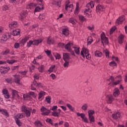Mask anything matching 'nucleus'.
Instances as JSON below:
<instances>
[{
  "label": "nucleus",
  "mask_w": 127,
  "mask_h": 127,
  "mask_svg": "<svg viewBox=\"0 0 127 127\" xmlns=\"http://www.w3.org/2000/svg\"><path fill=\"white\" fill-rule=\"evenodd\" d=\"M116 81H115V78L113 76H110L109 79L111 80V82H110L108 85L109 86H111V87H114L115 86H117V85H119L121 82H122V76L119 75L115 77Z\"/></svg>",
  "instance_id": "nucleus-1"
},
{
  "label": "nucleus",
  "mask_w": 127,
  "mask_h": 127,
  "mask_svg": "<svg viewBox=\"0 0 127 127\" xmlns=\"http://www.w3.org/2000/svg\"><path fill=\"white\" fill-rule=\"evenodd\" d=\"M80 55L83 58L86 57L87 60H91V55L89 53V50L86 48H82V50L80 52Z\"/></svg>",
  "instance_id": "nucleus-2"
},
{
  "label": "nucleus",
  "mask_w": 127,
  "mask_h": 127,
  "mask_svg": "<svg viewBox=\"0 0 127 127\" xmlns=\"http://www.w3.org/2000/svg\"><path fill=\"white\" fill-rule=\"evenodd\" d=\"M31 108L27 107L25 106H22L21 107L22 112H24L25 113L26 117L28 118L30 117V114L31 113Z\"/></svg>",
  "instance_id": "nucleus-3"
},
{
  "label": "nucleus",
  "mask_w": 127,
  "mask_h": 127,
  "mask_svg": "<svg viewBox=\"0 0 127 127\" xmlns=\"http://www.w3.org/2000/svg\"><path fill=\"white\" fill-rule=\"evenodd\" d=\"M40 111L42 116H49V114L51 113L50 110L45 108L44 106L41 107Z\"/></svg>",
  "instance_id": "nucleus-4"
},
{
  "label": "nucleus",
  "mask_w": 127,
  "mask_h": 127,
  "mask_svg": "<svg viewBox=\"0 0 127 127\" xmlns=\"http://www.w3.org/2000/svg\"><path fill=\"white\" fill-rule=\"evenodd\" d=\"M101 42L103 45H108V44H109V39L106 37L105 33H103L101 35Z\"/></svg>",
  "instance_id": "nucleus-5"
},
{
  "label": "nucleus",
  "mask_w": 127,
  "mask_h": 127,
  "mask_svg": "<svg viewBox=\"0 0 127 127\" xmlns=\"http://www.w3.org/2000/svg\"><path fill=\"white\" fill-rule=\"evenodd\" d=\"M76 115L77 117H80L82 119V121L84 122V123H85V124H88V118L86 117V115L84 113H77Z\"/></svg>",
  "instance_id": "nucleus-6"
},
{
  "label": "nucleus",
  "mask_w": 127,
  "mask_h": 127,
  "mask_svg": "<svg viewBox=\"0 0 127 127\" xmlns=\"http://www.w3.org/2000/svg\"><path fill=\"white\" fill-rule=\"evenodd\" d=\"M106 101L107 104H112V103L115 101V98L113 95L109 94L107 95L106 97Z\"/></svg>",
  "instance_id": "nucleus-7"
},
{
  "label": "nucleus",
  "mask_w": 127,
  "mask_h": 127,
  "mask_svg": "<svg viewBox=\"0 0 127 127\" xmlns=\"http://www.w3.org/2000/svg\"><path fill=\"white\" fill-rule=\"evenodd\" d=\"M126 20V17L125 15H123L121 16H120L116 20V24L117 25H119V24H122L124 21Z\"/></svg>",
  "instance_id": "nucleus-8"
},
{
  "label": "nucleus",
  "mask_w": 127,
  "mask_h": 127,
  "mask_svg": "<svg viewBox=\"0 0 127 127\" xmlns=\"http://www.w3.org/2000/svg\"><path fill=\"white\" fill-rule=\"evenodd\" d=\"M10 37V36L8 34L2 35L0 40L1 43H5V42H6Z\"/></svg>",
  "instance_id": "nucleus-9"
},
{
  "label": "nucleus",
  "mask_w": 127,
  "mask_h": 127,
  "mask_svg": "<svg viewBox=\"0 0 127 127\" xmlns=\"http://www.w3.org/2000/svg\"><path fill=\"white\" fill-rule=\"evenodd\" d=\"M10 70V67L8 66L6 67H0V72L1 73V74H5L8 72Z\"/></svg>",
  "instance_id": "nucleus-10"
},
{
  "label": "nucleus",
  "mask_w": 127,
  "mask_h": 127,
  "mask_svg": "<svg viewBox=\"0 0 127 127\" xmlns=\"http://www.w3.org/2000/svg\"><path fill=\"white\" fill-rule=\"evenodd\" d=\"M105 11V7L101 4H98L96 6V12L101 13L102 11Z\"/></svg>",
  "instance_id": "nucleus-11"
},
{
  "label": "nucleus",
  "mask_w": 127,
  "mask_h": 127,
  "mask_svg": "<svg viewBox=\"0 0 127 127\" xmlns=\"http://www.w3.org/2000/svg\"><path fill=\"white\" fill-rule=\"evenodd\" d=\"M61 3H62V0H58V1L54 0L51 3L53 5H57L58 7H61Z\"/></svg>",
  "instance_id": "nucleus-12"
},
{
  "label": "nucleus",
  "mask_w": 127,
  "mask_h": 127,
  "mask_svg": "<svg viewBox=\"0 0 127 127\" xmlns=\"http://www.w3.org/2000/svg\"><path fill=\"white\" fill-rule=\"evenodd\" d=\"M15 77L14 79V82L16 83V84H18V85L20 84V79H21V76L18 75H14Z\"/></svg>",
  "instance_id": "nucleus-13"
},
{
  "label": "nucleus",
  "mask_w": 127,
  "mask_h": 127,
  "mask_svg": "<svg viewBox=\"0 0 127 127\" xmlns=\"http://www.w3.org/2000/svg\"><path fill=\"white\" fill-rule=\"evenodd\" d=\"M73 7L74 6L72 4H70V5H65V9L67 12H72V10L73 9Z\"/></svg>",
  "instance_id": "nucleus-14"
},
{
  "label": "nucleus",
  "mask_w": 127,
  "mask_h": 127,
  "mask_svg": "<svg viewBox=\"0 0 127 127\" xmlns=\"http://www.w3.org/2000/svg\"><path fill=\"white\" fill-rule=\"evenodd\" d=\"M9 27L10 29H14L17 27V22L13 21L9 24Z\"/></svg>",
  "instance_id": "nucleus-15"
},
{
  "label": "nucleus",
  "mask_w": 127,
  "mask_h": 127,
  "mask_svg": "<svg viewBox=\"0 0 127 127\" xmlns=\"http://www.w3.org/2000/svg\"><path fill=\"white\" fill-rule=\"evenodd\" d=\"M23 99L25 101H32V97L28 93L23 94Z\"/></svg>",
  "instance_id": "nucleus-16"
},
{
  "label": "nucleus",
  "mask_w": 127,
  "mask_h": 127,
  "mask_svg": "<svg viewBox=\"0 0 127 127\" xmlns=\"http://www.w3.org/2000/svg\"><path fill=\"white\" fill-rule=\"evenodd\" d=\"M63 59L64 61H69L70 60V54L69 53H63Z\"/></svg>",
  "instance_id": "nucleus-17"
},
{
  "label": "nucleus",
  "mask_w": 127,
  "mask_h": 127,
  "mask_svg": "<svg viewBox=\"0 0 127 127\" xmlns=\"http://www.w3.org/2000/svg\"><path fill=\"white\" fill-rule=\"evenodd\" d=\"M0 113H1L2 115L6 117V118H8L9 117L8 113L7 112V110H6V109H1L0 108Z\"/></svg>",
  "instance_id": "nucleus-18"
},
{
  "label": "nucleus",
  "mask_w": 127,
  "mask_h": 127,
  "mask_svg": "<svg viewBox=\"0 0 127 127\" xmlns=\"http://www.w3.org/2000/svg\"><path fill=\"white\" fill-rule=\"evenodd\" d=\"M112 117L114 120H119V119L121 118V113L117 112L115 113H114L112 114Z\"/></svg>",
  "instance_id": "nucleus-19"
},
{
  "label": "nucleus",
  "mask_w": 127,
  "mask_h": 127,
  "mask_svg": "<svg viewBox=\"0 0 127 127\" xmlns=\"http://www.w3.org/2000/svg\"><path fill=\"white\" fill-rule=\"evenodd\" d=\"M72 47H74L72 43H68L65 45V49L67 52L70 51L72 49Z\"/></svg>",
  "instance_id": "nucleus-20"
},
{
  "label": "nucleus",
  "mask_w": 127,
  "mask_h": 127,
  "mask_svg": "<svg viewBox=\"0 0 127 127\" xmlns=\"http://www.w3.org/2000/svg\"><path fill=\"white\" fill-rule=\"evenodd\" d=\"M125 39V36L123 34H120L118 37V42L119 44H123L124 43V40Z\"/></svg>",
  "instance_id": "nucleus-21"
},
{
  "label": "nucleus",
  "mask_w": 127,
  "mask_h": 127,
  "mask_svg": "<svg viewBox=\"0 0 127 127\" xmlns=\"http://www.w3.org/2000/svg\"><path fill=\"white\" fill-rule=\"evenodd\" d=\"M55 43V41H54V39L51 38V37H49L47 39V43L49 45H51L54 44Z\"/></svg>",
  "instance_id": "nucleus-22"
},
{
  "label": "nucleus",
  "mask_w": 127,
  "mask_h": 127,
  "mask_svg": "<svg viewBox=\"0 0 127 127\" xmlns=\"http://www.w3.org/2000/svg\"><path fill=\"white\" fill-rule=\"evenodd\" d=\"M2 93L4 94V96L6 99H9V94L8 93V90H7V89H3Z\"/></svg>",
  "instance_id": "nucleus-23"
},
{
  "label": "nucleus",
  "mask_w": 127,
  "mask_h": 127,
  "mask_svg": "<svg viewBox=\"0 0 127 127\" xmlns=\"http://www.w3.org/2000/svg\"><path fill=\"white\" fill-rule=\"evenodd\" d=\"M92 11L90 8H88L84 11V14L87 16V17H92V15L91 14V12Z\"/></svg>",
  "instance_id": "nucleus-24"
},
{
  "label": "nucleus",
  "mask_w": 127,
  "mask_h": 127,
  "mask_svg": "<svg viewBox=\"0 0 127 127\" xmlns=\"http://www.w3.org/2000/svg\"><path fill=\"white\" fill-rule=\"evenodd\" d=\"M58 112H52V115L53 117H57L58 118H59V116H60V113H61V110L58 109Z\"/></svg>",
  "instance_id": "nucleus-25"
},
{
  "label": "nucleus",
  "mask_w": 127,
  "mask_h": 127,
  "mask_svg": "<svg viewBox=\"0 0 127 127\" xmlns=\"http://www.w3.org/2000/svg\"><path fill=\"white\" fill-rule=\"evenodd\" d=\"M12 96L13 99H15V98H18L19 95H18V92L16 90H12Z\"/></svg>",
  "instance_id": "nucleus-26"
},
{
  "label": "nucleus",
  "mask_w": 127,
  "mask_h": 127,
  "mask_svg": "<svg viewBox=\"0 0 127 127\" xmlns=\"http://www.w3.org/2000/svg\"><path fill=\"white\" fill-rule=\"evenodd\" d=\"M34 125L36 127H43V125L41 123V122L39 120H36L34 122Z\"/></svg>",
  "instance_id": "nucleus-27"
},
{
  "label": "nucleus",
  "mask_w": 127,
  "mask_h": 127,
  "mask_svg": "<svg viewBox=\"0 0 127 127\" xmlns=\"http://www.w3.org/2000/svg\"><path fill=\"white\" fill-rule=\"evenodd\" d=\"M45 95H46V92L43 91H41L38 93V100H40V99H42V98H43V97H44Z\"/></svg>",
  "instance_id": "nucleus-28"
},
{
  "label": "nucleus",
  "mask_w": 127,
  "mask_h": 127,
  "mask_svg": "<svg viewBox=\"0 0 127 127\" xmlns=\"http://www.w3.org/2000/svg\"><path fill=\"white\" fill-rule=\"evenodd\" d=\"M40 5H42V7L41 8L39 6L36 7L34 12H39L41 10H43V9H44V7H43L42 4H40Z\"/></svg>",
  "instance_id": "nucleus-29"
},
{
  "label": "nucleus",
  "mask_w": 127,
  "mask_h": 127,
  "mask_svg": "<svg viewBox=\"0 0 127 127\" xmlns=\"http://www.w3.org/2000/svg\"><path fill=\"white\" fill-rule=\"evenodd\" d=\"M120 94H121V92H120V90L119 89V88H116L113 93V96L114 97H118V96H119Z\"/></svg>",
  "instance_id": "nucleus-30"
},
{
  "label": "nucleus",
  "mask_w": 127,
  "mask_h": 127,
  "mask_svg": "<svg viewBox=\"0 0 127 127\" xmlns=\"http://www.w3.org/2000/svg\"><path fill=\"white\" fill-rule=\"evenodd\" d=\"M28 39H29V37H25L20 41V44H23V45H24V44H25V43H26V42H27V41H28Z\"/></svg>",
  "instance_id": "nucleus-31"
},
{
  "label": "nucleus",
  "mask_w": 127,
  "mask_h": 127,
  "mask_svg": "<svg viewBox=\"0 0 127 127\" xmlns=\"http://www.w3.org/2000/svg\"><path fill=\"white\" fill-rule=\"evenodd\" d=\"M20 33V30L19 29H16L12 32V35L13 36H17V35H19V34Z\"/></svg>",
  "instance_id": "nucleus-32"
},
{
  "label": "nucleus",
  "mask_w": 127,
  "mask_h": 127,
  "mask_svg": "<svg viewBox=\"0 0 127 127\" xmlns=\"http://www.w3.org/2000/svg\"><path fill=\"white\" fill-rule=\"evenodd\" d=\"M66 107L68 108V110L70 111L71 112H75V108L72 106L70 104L67 103L66 104Z\"/></svg>",
  "instance_id": "nucleus-33"
},
{
  "label": "nucleus",
  "mask_w": 127,
  "mask_h": 127,
  "mask_svg": "<svg viewBox=\"0 0 127 127\" xmlns=\"http://www.w3.org/2000/svg\"><path fill=\"white\" fill-rule=\"evenodd\" d=\"M94 54L96 57H102L103 56V53L100 51H96L94 53Z\"/></svg>",
  "instance_id": "nucleus-34"
},
{
  "label": "nucleus",
  "mask_w": 127,
  "mask_h": 127,
  "mask_svg": "<svg viewBox=\"0 0 127 127\" xmlns=\"http://www.w3.org/2000/svg\"><path fill=\"white\" fill-rule=\"evenodd\" d=\"M62 33L65 36H68L69 35V30L67 29H63Z\"/></svg>",
  "instance_id": "nucleus-35"
},
{
  "label": "nucleus",
  "mask_w": 127,
  "mask_h": 127,
  "mask_svg": "<svg viewBox=\"0 0 127 127\" xmlns=\"http://www.w3.org/2000/svg\"><path fill=\"white\" fill-rule=\"evenodd\" d=\"M94 41L92 36H89L87 38V45H91L92 43Z\"/></svg>",
  "instance_id": "nucleus-36"
},
{
  "label": "nucleus",
  "mask_w": 127,
  "mask_h": 127,
  "mask_svg": "<svg viewBox=\"0 0 127 127\" xmlns=\"http://www.w3.org/2000/svg\"><path fill=\"white\" fill-rule=\"evenodd\" d=\"M42 42V40H35L33 41V45H38L39 43H41Z\"/></svg>",
  "instance_id": "nucleus-37"
},
{
  "label": "nucleus",
  "mask_w": 127,
  "mask_h": 127,
  "mask_svg": "<svg viewBox=\"0 0 127 127\" xmlns=\"http://www.w3.org/2000/svg\"><path fill=\"white\" fill-rule=\"evenodd\" d=\"M72 48H74V52L77 55H80V47H72Z\"/></svg>",
  "instance_id": "nucleus-38"
},
{
  "label": "nucleus",
  "mask_w": 127,
  "mask_h": 127,
  "mask_svg": "<svg viewBox=\"0 0 127 127\" xmlns=\"http://www.w3.org/2000/svg\"><path fill=\"white\" fill-rule=\"evenodd\" d=\"M38 70L40 73H43L44 72V65L42 64L38 68Z\"/></svg>",
  "instance_id": "nucleus-39"
},
{
  "label": "nucleus",
  "mask_w": 127,
  "mask_h": 127,
  "mask_svg": "<svg viewBox=\"0 0 127 127\" xmlns=\"http://www.w3.org/2000/svg\"><path fill=\"white\" fill-rule=\"evenodd\" d=\"M6 62H7L8 64H10V65H12V64H14L15 62H17V61L14 60H7Z\"/></svg>",
  "instance_id": "nucleus-40"
},
{
  "label": "nucleus",
  "mask_w": 127,
  "mask_h": 127,
  "mask_svg": "<svg viewBox=\"0 0 127 127\" xmlns=\"http://www.w3.org/2000/svg\"><path fill=\"white\" fill-rule=\"evenodd\" d=\"M10 52V50L9 49H6L5 51L1 52L2 55H7L9 54V53Z\"/></svg>",
  "instance_id": "nucleus-41"
},
{
  "label": "nucleus",
  "mask_w": 127,
  "mask_h": 127,
  "mask_svg": "<svg viewBox=\"0 0 127 127\" xmlns=\"http://www.w3.org/2000/svg\"><path fill=\"white\" fill-rule=\"evenodd\" d=\"M55 65H52L48 69V72H50V73H52V72L55 71Z\"/></svg>",
  "instance_id": "nucleus-42"
},
{
  "label": "nucleus",
  "mask_w": 127,
  "mask_h": 127,
  "mask_svg": "<svg viewBox=\"0 0 127 127\" xmlns=\"http://www.w3.org/2000/svg\"><path fill=\"white\" fill-rule=\"evenodd\" d=\"M109 65H110L111 67L115 68L117 67V63L115 62V61H113L109 63Z\"/></svg>",
  "instance_id": "nucleus-43"
},
{
  "label": "nucleus",
  "mask_w": 127,
  "mask_h": 127,
  "mask_svg": "<svg viewBox=\"0 0 127 127\" xmlns=\"http://www.w3.org/2000/svg\"><path fill=\"white\" fill-rule=\"evenodd\" d=\"M81 109L83 111H84V112H86V111L88 110V104L86 103L83 104L81 107Z\"/></svg>",
  "instance_id": "nucleus-44"
},
{
  "label": "nucleus",
  "mask_w": 127,
  "mask_h": 127,
  "mask_svg": "<svg viewBox=\"0 0 127 127\" xmlns=\"http://www.w3.org/2000/svg\"><path fill=\"white\" fill-rule=\"evenodd\" d=\"M76 20H75L74 18H70L69 19V22H70V23H72V25H75L76 24Z\"/></svg>",
  "instance_id": "nucleus-45"
},
{
  "label": "nucleus",
  "mask_w": 127,
  "mask_h": 127,
  "mask_svg": "<svg viewBox=\"0 0 127 127\" xmlns=\"http://www.w3.org/2000/svg\"><path fill=\"white\" fill-rule=\"evenodd\" d=\"M23 118V115L20 114H18L14 117V119L19 120V119H22Z\"/></svg>",
  "instance_id": "nucleus-46"
},
{
  "label": "nucleus",
  "mask_w": 127,
  "mask_h": 127,
  "mask_svg": "<svg viewBox=\"0 0 127 127\" xmlns=\"http://www.w3.org/2000/svg\"><path fill=\"white\" fill-rule=\"evenodd\" d=\"M26 14H27V12L26 11H23V13L20 15L21 19H23L25 16H26Z\"/></svg>",
  "instance_id": "nucleus-47"
},
{
  "label": "nucleus",
  "mask_w": 127,
  "mask_h": 127,
  "mask_svg": "<svg viewBox=\"0 0 127 127\" xmlns=\"http://www.w3.org/2000/svg\"><path fill=\"white\" fill-rule=\"evenodd\" d=\"M35 6H36V3H30L28 5V7L30 8V9H32V8L34 7Z\"/></svg>",
  "instance_id": "nucleus-48"
},
{
  "label": "nucleus",
  "mask_w": 127,
  "mask_h": 127,
  "mask_svg": "<svg viewBox=\"0 0 127 127\" xmlns=\"http://www.w3.org/2000/svg\"><path fill=\"white\" fill-rule=\"evenodd\" d=\"M69 61H64V68H68L69 67Z\"/></svg>",
  "instance_id": "nucleus-49"
},
{
  "label": "nucleus",
  "mask_w": 127,
  "mask_h": 127,
  "mask_svg": "<svg viewBox=\"0 0 127 127\" xmlns=\"http://www.w3.org/2000/svg\"><path fill=\"white\" fill-rule=\"evenodd\" d=\"M88 117L91 124L95 123V117H94V116H88Z\"/></svg>",
  "instance_id": "nucleus-50"
},
{
  "label": "nucleus",
  "mask_w": 127,
  "mask_h": 127,
  "mask_svg": "<svg viewBox=\"0 0 127 127\" xmlns=\"http://www.w3.org/2000/svg\"><path fill=\"white\" fill-rule=\"evenodd\" d=\"M14 120L16 122V124L17 126H18V127H21L22 123L20 122V120H19V119H14Z\"/></svg>",
  "instance_id": "nucleus-51"
},
{
  "label": "nucleus",
  "mask_w": 127,
  "mask_h": 127,
  "mask_svg": "<svg viewBox=\"0 0 127 127\" xmlns=\"http://www.w3.org/2000/svg\"><path fill=\"white\" fill-rule=\"evenodd\" d=\"M46 101L48 104H51V97L48 96L46 97Z\"/></svg>",
  "instance_id": "nucleus-52"
},
{
  "label": "nucleus",
  "mask_w": 127,
  "mask_h": 127,
  "mask_svg": "<svg viewBox=\"0 0 127 127\" xmlns=\"http://www.w3.org/2000/svg\"><path fill=\"white\" fill-rule=\"evenodd\" d=\"M46 123H48V124H50V125H52V126H53V121H52V119L50 118H47L46 119Z\"/></svg>",
  "instance_id": "nucleus-53"
},
{
  "label": "nucleus",
  "mask_w": 127,
  "mask_h": 127,
  "mask_svg": "<svg viewBox=\"0 0 127 127\" xmlns=\"http://www.w3.org/2000/svg\"><path fill=\"white\" fill-rule=\"evenodd\" d=\"M79 19L81 22H84L85 20H86V18L83 15H79Z\"/></svg>",
  "instance_id": "nucleus-54"
},
{
  "label": "nucleus",
  "mask_w": 127,
  "mask_h": 127,
  "mask_svg": "<svg viewBox=\"0 0 127 127\" xmlns=\"http://www.w3.org/2000/svg\"><path fill=\"white\" fill-rule=\"evenodd\" d=\"M57 109H58V107L57 106V105H55L52 107L50 108V110L53 111V112H57L56 111H57Z\"/></svg>",
  "instance_id": "nucleus-55"
},
{
  "label": "nucleus",
  "mask_w": 127,
  "mask_h": 127,
  "mask_svg": "<svg viewBox=\"0 0 127 127\" xmlns=\"http://www.w3.org/2000/svg\"><path fill=\"white\" fill-rule=\"evenodd\" d=\"M88 117L93 116V115L95 114V111L92 110H90L88 111Z\"/></svg>",
  "instance_id": "nucleus-56"
},
{
  "label": "nucleus",
  "mask_w": 127,
  "mask_h": 127,
  "mask_svg": "<svg viewBox=\"0 0 127 127\" xmlns=\"http://www.w3.org/2000/svg\"><path fill=\"white\" fill-rule=\"evenodd\" d=\"M34 86H36V87H43L42 83H37V82H36V81H34Z\"/></svg>",
  "instance_id": "nucleus-57"
},
{
  "label": "nucleus",
  "mask_w": 127,
  "mask_h": 127,
  "mask_svg": "<svg viewBox=\"0 0 127 127\" xmlns=\"http://www.w3.org/2000/svg\"><path fill=\"white\" fill-rule=\"evenodd\" d=\"M117 29V27L116 26H114L112 28H111L110 30V34L112 35L113 33H114V31L116 30Z\"/></svg>",
  "instance_id": "nucleus-58"
},
{
  "label": "nucleus",
  "mask_w": 127,
  "mask_h": 127,
  "mask_svg": "<svg viewBox=\"0 0 127 127\" xmlns=\"http://www.w3.org/2000/svg\"><path fill=\"white\" fill-rule=\"evenodd\" d=\"M19 47H20V44L19 43H15L14 44V48H15V49H18V48H19Z\"/></svg>",
  "instance_id": "nucleus-59"
},
{
  "label": "nucleus",
  "mask_w": 127,
  "mask_h": 127,
  "mask_svg": "<svg viewBox=\"0 0 127 127\" xmlns=\"http://www.w3.org/2000/svg\"><path fill=\"white\" fill-rule=\"evenodd\" d=\"M112 59L113 61H117V63H120V60H119V58L113 56L112 57Z\"/></svg>",
  "instance_id": "nucleus-60"
},
{
  "label": "nucleus",
  "mask_w": 127,
  "mask_h": 127,
  "mask_svg": "<svg viewBox=\"0 0 127 127\" xmlns=\"http://www.w3.org/2000/svg\"><path fill=\"white\" fill-rule=\"evenodd\" d=\"M31 45H33V41H29L28 43H27V47H30Z\"/></svg>",
  "instance_id": "nucleus-61"
},
{
  "label": "nucleus",
  "mask_w": 127,
  "mask_h": 127,
  "mask_svg": "<svg viewBox=\"0 0 127 127\" xmlns=\"http://www.w3.org/2000/svg\"><path fill=\"white\" fill-rule=\"evenodd\" d=\"M38 18H39V19H40L41 20H42V19H44V18H45V14H40V15L39 16Z\"/></svg>",
  "instance_id": "nucleus-62"
},
{
  "label": "nucleus",
  "mask_w": 127,
  "mask_h": 127,
  "mask_svg": "<svg viewBox=\"0 0 127 127\" xmlns=\"http://www.w3.org/2000/svg\"><path fill=\"white\" fill-rule=\"evenodd\" d=\"M46 54H47V56H48V57H49L51 55H52V54H51V51H49V50H47L45 51Z\"/></svg>",
  "instance_id": "nucleus-63"
},
{
  "label": "nucleus",
  "mask_w": 127,
  "mask_h": 127,
  "mask_svg": "<svg viewBox=\"0 0 127 127\" xmlns=\"http://www.w3.org/2000/svg\"><path fill=\"white\" fill-rule=\"evenodd\" d=\"M29 96H32L33 98H34L35 99L36 98V95H35V94L33 92H30L29 93Z\"/></svg>",
  "instance_id": "nucleus-64"
}]
</instances>
